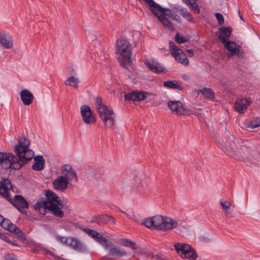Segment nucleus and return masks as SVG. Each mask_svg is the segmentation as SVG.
Returning <instances> with one entry per match:
<instances>
[{
    "instance_id": "obj_1",
    "label": "nucleus",
    "mask_w": 260,
    "mask_h": 260,
    "mask_svg": "<svg viewBox=\"0 0 260 260\" xmlns=\"http://www.w3.org/2000/svg\"><path fill=\"white\" fill-rule=\"evenodd\" d=\"M46 196V200H39L34 205L35 210L44 215L47 209L57 217H63L64 212L62 210L63 205L57 194L51 190H47Z\"/></svg>"
},
{
    "instance_id": "obj_2",
    "label": "nucleus",
    "mask_w": 260,
    "mask_h": 260,
    "mask_svg": "<svg viewBox=\"0 0 260 260\" xmlns=\"http://www.w3.org/2000/svg\"><path fill=\"white\" fill-rule=\"evenodd\" d=\"M83 231L101 245L105 249H109V255L121 257L126 255V251L123 248L113 246L111 241L106 239L98 232L89 228L83 229Z\"/></svg>"
},
{
    "instance_id": "obj_3",
    "label": "nucleus",
    "mask_w": 260,
    "mask_h": 260,
    "mask_svg": "<svg viewBox=\"0 0 260 260\" xmlns=\"http://www.w3.org/2000/svg\"><path fill=\"white\" fill-rule=\"evenodd\" d=\"M115 53L120 65L128 68L132 63V47L129 42L125 39L118 40Z\"/></svg>"
},
{
    "instance_id": "obj_4",
    "label": "nucleus",
    "mask_w": 260,
    "mask_h": 260,
    "mask_svg": "<svg viewBox=\"0 0 260 260\" xmlns=\"http://www.w3.org/2000/svg\"><path fill=\"white\" fill-rule=\"evenodd\" d=\"M156 8L151 12L157 17L160 23L164 27L171 30H173L174 29L173 24L168 17L177 22H181L180 17L174 11L168 8H162L159 5Z\"/></svg>"
},
{
    "instance_id": "obj_5",
    "label": "nucleus",
    "mask_w": 260,
    "mask_h": 260,
    "mask_svg": "<svg viewBox=\"0 0 260 260\" xmlns=\"http://www.w3.org/2000/svg\"><path fill=\"white\" fill-rule=\"evenodd\" d=\"M96 107L101 120L108 128L112 127L115 122V114L111 107L105 105L100 97L96 98Z\"/></svg>"
},
{
    "instance_id": "obj_6",
    "label": "nucleus",
    "mask_w": 260,
    "mask_h": 260,
    "mask_svg": "<svg viewBox=\"0 0 260 260\" xmlns=\"http://www.w3.org/2000/svg\"><path fill=\"white\" fill-rule=\"evenodd\" d=\"M18 144L14 147V152L19 160H21L23 165L30 160L34 155V152L28 148L30 142L25 137H20L18 139Z\"/></svg>"
},
{
    "instance_id": "obj_7",
    "label": "nucleus",
    "mask_w": 260,
    "mask_h": 260,
    "mask_svg": "<svg viewBox=\"0 0 260 260\" xmlns=\"http://www.w3.org/2000/svg\"><path fill=\"white\" fill-rule=\"evenodd\" d=\"M236 159L244 161L247 165L257 164L259 161V155L256 151H251L245 147H242L237 151Z\"/></svg>"
},
{
    "instance_id": "obj_8",
    "label": "nucleus",
    "mask_w": 260,
    "mask_h": 260,
    "mask_svg": "<svg viewBox=\"0 0 260 260\" xmlns=\"http://www.w3.org/2000/svg\"><path fill=\"white\" fill-rule=\"evenodd\" d=\"M0 163L6 169L18 170L23 166L21 160L13 154L0 152Z\"/></svg>"
},
{
    "instance_id": "obj_9",
    "label": "nucleus",
    "mask_w": 260,
    "mask_h": 260,
    "mask_svg": "<svg viewBox=\"0 0 260 260\" xmlns=\"http://www.w3.org/2000/svg\"><path fill=\"white\" fill-rule=\"evenodd\" d=\"M174 248L182 258L196 260L198 257L196 251L189 245L182 243H176L174 245Z\"/></svg>"
},
{
    "instance_id": "obj_10",
    "label": "nucleus",
    "mask_w": 260,
    "mask_h": 260,
    "mask_svg": "<svg viewBox=\"0 0 260 260\" xmlns=\"http://www.w3.org/2000/svg\"><path fill=\"white\" fill-rule=\"evenodd\" d=\"M12 187L10 189L8 193L9 198L4 197L8 201H10L20 212L26 214V209L28 207L27 201L20 195H15L14 199L10 198L11 191Z\"/></svg>"
},
{
    "instance_id": "obj_11",
    "label": "nucleus",
    "mask_w": 260,
    "mask_h": 260,
    "mask_svg": "<svg viewBox=\"0 0 260 260\" xmlns=\"http://www.w3.org/2000/svg\"><path fill=\"white\" fill-rule=\"evenodd\" d=\"M221 148L228 155L233 157L235 159L236 156V154L237 151L240 149L237 148L235 150V143L234 141L233 136H230L228 139L225 138L221 140V142H219Z\"/></svg>"
},
{
    "instance_id": "obj_12",
    "label": "nucleus",
    "mask_w": 260,
    "mask_h": 260,
    "mask_svg": "<svg viewBox=\"0 0 260 260\" xmlns=\"http://www.w3.org/2000/svg\"><path fill=\"white\" fill-rule=\"evenodd\" d=\"M164 216L161 215H156L146 218L144 219L143 224L148 228L162 231L164 221Z\"/></svg>"
},
{
    "instance_id": "obj_13",
    "label": "nucleus",
    "mask_w": 260,
    "mask_h": 260,
    "mask_svg": "<svg viewBox=\"0 0 260 260\" xmlns=\"http://www.w3.org/2000/svg\"><path fill=\"white\" fill-rule=\"evenodd\" d=\"M169 45L171 53L175 59L181 64L187 65L189 61L182 50L178 48L173 42H170Z\"/></svg>"
},
{
    "instance_id": "obj_14",
    "label": "nucleus",
    "mask_w": 260,
    "mask_h": 260,
    "mask_svg": "<svg viewBox=\"0 0 260 260\" xmlns=\"http://www.w3.org/2000/svg\"><path fill=\"white\" fill-rule=\"evenodd\" d=\"M58 174L60 176L70 182H76L77 181V175L72 166L69 164H65L60 167L58 170Z\"/></svg>"
},
{
    "instance_id": "obj_15",
    "label": "nucleus",
    "mask_w": 260,
    "mask_h": 260,
    "mask_svg": "<svg viewBox=\"0 0 260 260\" xmlns=\"http://www.w3.org/2000/svg\"><path fill=\"white\" fill-rule=\"evenodd\" d=\"M224 48L229 52V57L237 55L239 57L243 58V52L241 51V47L239 45L233 41H228L224 43Z\"/></svg>"
},
{
    "instance_id": "obj_16",
    "label": "nucleus",
    "mask_w": 260,
    "mask_h": 260,
    "mask_svg": "<svg viewBox=\"0 0 260 260\" xmlns=\"http://www.w3.org/2000/svg\"><path fill=\"white\" fill-rule=\"evenodd\" d=\"M80 113L82 120L85 124L89 125L95 122V117L92 115L91 108L88 105L81 106Z\"/></svg>"
},
{
    "instance_id": "obj_17",
    "label": "nucleus",
    "mask_w": 260,
    "mask_h": 260,
    "mask_svg": "<svg viewBox=\"0 0 260 260\" xmlns=\"http://www.w3.org/2000/svg\"><path fill=\"white\" fill-rule=\"evenodd\" d=\"M251 103L252 100L249 98H238L235 101L234 109L240 114L244 113Z\"/></svg>"
},
{
    "instance_id": "obj_18",
    "label": "nucleus",
    "mask_w": 260,
    "mask_h": 260,
    "mask_svg": "<svg viewBox=\"0 0 260 260\" xmlns=\"http://www.w3.org/2000/svg\"><path fill=\"white\" fill-rule=\"evenodd\" d=\"M168 107L172 113L177 115H185L187 114L186 110L180 101H170L168 103Z\"/></svg>"
},
{
    "instance_id": "obj_19",
    "label": "nucleus",
    "mask_w": 260,
    "mask_h": 260,
    "mask_svg": "<svg viewBox=\"0 0 260 260\" xmlns=\"http://www.w3.org/2000/svg\"><path fill=\"white\" fill-rule=\"evenodd\" d=\"M68 247L80 252L86 253L88 251V248L84 243L79 239L73 237H70Z\"/></svg>"
},
{
    "instance_id": "obj_20",
    "label": "nucleus",
    "mask_w": 260,
    "mask_h": 260,
    "mask_svg": "<svg viewBox=\"0 0 260 260\" xmlns=\"http://www.w3.org/2000/svg\"><path fill=\"white\" fill-rule=\"evenodd\" d=\"M144 63L146 66L153 72L160 73L167 71L160 63L154 59H146L144 60Z\"/></svg>"
},
{
    "instance_id": "obj_21",
    "label": "nucleus",
    "mask_w": 260,
    "mask_h": 260,
    "mask_svg": "<svg viewBox=\"0 0 260 260\" xmlns=\"http://www.w3.org/2000/svg\"><path fill=\"white\" fill-rule=\"evenodd\" d=\"M0 45L5 49H11L13 47L12 37L8 32H0Z\"/></svg>"
},
{
    "instance_id": "obj_22",
    "label": "nucleus",
    "mask_w": 260,
    "mask_h": 260,
    "mask_svg": "<svg viewBox=\"0 0 260 260\" xmlns=\"http://www.w3.org/2000/svg\"><path fill=\"white\" fill-rule=\"evenodd\" d=\"M1 225L3 229L15 233L19 237L23 238L24 236L22 231L18 229L14 224L12 223L8 219H5L1 224Z\"/></svg>"
},
{
    "instance_id": "obj_23",
    "label": "nucleus",
    "mask_w": 260,
    "mask_h": 260,
    "mask_svg": "<svg viewBox=\"0 0 260 260\" xmlns=\"http://www.w3.org/2000/svg\"><path fill=\"white\" fill-rule=\"evenodd\" d=\"M69 182L62 176H59L53 181V186L56 190L64 191L68 188Z\"/></svg>"
},
{
    "instance_id": "obj_24",
    "label": "nucleus",
    "mask_w": 260,
    "mask_h": 260,
    "mask_svg": "<svg viewBox=\"0 0 260 260\" xmlns=\"http://www.w3.org/2000/svg\"><path fill=\"white\" fill-rule=\"evenodd\" d=\"M164 220L162 230L163 231L171 230L176 228L178 225L177 220L171 217L164 216Z\"/></svg>"
},
{
    "instance_id": "obj_25",
    "label": "nucleus",
    "mask_w": 260,
    "mask_h": 260,
    "mask_svg": "<svg viewBox=\"0 0 260 260\" xmlns=\"http://www.w3.org/2000/svg\"><path fill=\"white\" fill-rule=\"evenodd\" d=\"M148 94V93L144 91H133L126 94L125 99L133 101H141L145 100Z\"/></svg>"
},
{
    "instance_id": "obj_26",
    "label": "nucleus",
    "mask_w": 260,
    "mask_h": 260,
    "mask_svg": "<svg viewBox=\"0 0 260 260\" xmlns=\"http://www.w3.org/2000/svg\"><path fill=\"white\" fill-rule=\"evenodd\" d=\"M20 96L22 103L26 106L30 105L34 98L32 93L26 89H23L20 91Z\"/></svg>"
},
{
    "instance_id": "obj_27",
    "label": "nucleus",
    "mask_w": 260,
    "mask_h": 260,
    "mask_svg": "<svg viewBox=\"0 0 260 260\" xmlns=\"http://www.w3.org/2000/svg\"><path fill=\"white\" fill-rule=\"evenodd\" d=\"M111 221L113 223H115V219L112 217L109 216L107 214L99 215L94 217L91 222H95L99 224H104L107 223L109 221Z\"/></svg>"
},
{
    "instance_id": "obj_28",
    "label": "nucleus",
    "mask_w": 260,
    "mask_h": 260,
    "mask_svg": "<svg viewBox=\"0 0 260 260\" xmlns=\"http://www.w3.org/2000/svg\"><path fill=\"white\" fill-rule=\"evenodd\" d=\"M219 203L225 215L228 217H233L232 213L231 211V207L232 206L233 202L231 200H225L221 199L219 200Z\"/></svg>"
},
{
    "instance_id": "obj_29",
    "label": "nucleus",
    "mask_w": 260,
    "mask_h": 260,
    "mask_svg": "<svg viewBox=\"0 0 260 260\" xmlns=\"http://www.w3.org/2000/svg\"><path fill=\"white\" fill-rule=\"evenodd\" d=\"M34 164L32 169L34 171H41L44 169L45 160L42 155H37L34 157Z\"/></svg>"
},
{
    "instance_id": "obj_30",
    "label": "nucleus",
    "mask_w": 260,
    "mask_h": 260,
    "mask_svg": "<svg viewBox=\"0 0 260 260\" xmlns=\"http://www.w3.org/2000/svg\"><path fill=\"white\" fill-rule=\"evenodd\" d=\"M12 188V184L9 179H4L0 182V194L3 197L9 198L8 193Z\"/></svg>"
},
{
    "instance_id": "obj_31",
    "label": "nucleus",
    "mask_w": 260,
    "mask_h": 260,
    "mask_svg": "<svg viewBox=\"0 0 260 260\" xmlns=\"http://www.w3.org/2000/svg\"><path fill=\"white\" fill-rule=\"evenodd\" d=\"M219 36L218 39L222 43L228 42V39L230 37L232 32V28L229 27H221L219 29Z\"/></svg>"
},
{
    "instance_id": "obj_32",
    "label": "nucleus",
    "mask_w": 260,
    "mask_h": 260,
    "mask_svg": "<svg viewBox=\"0 0 260 260\" xmlns=\"http://www.w3.org/2000/svg\"><path fill=\"white\" fill-rule=\"evenodd\" d=\"M163 85L165 87L174 89H178L179 90H182L183 89V87L181 84L177 81L176 80H169L164 82Z\"/></svg>"
},
{
    "instance_id": "obj_33",
    "label": "nucleus",
    "mask_w": 260,
    "mask_h": 260,
    "mask_svg": "<svg viewBox=\"0 0 260 260\" xmlns=\"http://www.w3.org/2000/svg\"><path fill=\"white\" fill-rule=\"evenodd\" d=\"M179 13V14L187 21H191L193 20L192 17L187 10L180 6L174 8Z\"/></svg>"
},
{
    "instance_id": "obj_34",
    "label": "nucleus",
    "mask_w": 260,
    "mask_h": 260,
    "mask_svg": "<svg viewBox=\"0 0 260 260\" xmlns=\"http://www.w3.org/2000/svg\"><path fill=\"white\" fill-rule=\"evenodd\" d=\"M199 92L207 99L212 100L214 98V93L211 88H203L200 89Z\"/></svg>"
},
{
    "instance_id": "obj_35",
    "label": "nucleus",
    "mask_w": 260,
    "mask_h": 260,
    "mask_svg": "<svg viewBox=\"0 0 260 260\" xmlns=\"http://www.w3.org/2000/svg\"><path fill=\"white\" fill-rule=\"evenodd\" d=\"M135 182L138 185L147 186L149 184V180L146 178L145 175L142 174L139 175L135 179Z\"/></svg>"
},
{
    "instance_id": "obj_36",
    "label": "nucleus",
    "mask_w": 260,
    "mask_h": 260,
    "mask_svg": "<svg viewBox=\"0 0 260 260\" xmlns=\"http://www.w3.org/2000/svg\"><path fill=\"white\" fill-rule=\"evenodd\" d=\"M246 126L250 128H255L260 126V117H256L246 121Z\"/></svg>"
},
{
    "instance_id": "obj_37",
    "label": "nucleus",
    "mask_w": 260,
    "mask_h": 260,
    "mask_svg": "<svg viewBox=\"0 0 260 260\" xmlns=\"http://www.w3.org/2000/svg\"><path fill=\"white\" fill-rule=\"evenodd\" d=\"M183 2L196 13H200V10L196 3L197 0H182Z\"/></svg>"
},
{
    "instance_id": "obj_38",
    "label": "nucleus",
    "mask_w": 260,
    "mask_h": 260,
    "mask_svg": "<svg viewBox=\"0 0 260 260\" xmlns=\"http://www.w3.org/2000/svg\"><path fill=\"white\" fill-rule=\"evenodd\" d=\"M79 82V80L78 78L71 76L66 80L65 84L74 87L75 88H77L78 87Z\"/></svg>"
},
{
    "instance_id": "obj_39",
    "label": "nucleus",
    "mask_w": 260,
    "mask_h": 260,
    "mask_svg": "<svg viewBox=\"0 0 260 260\" xmlns=\"http://www.w3.org/2000/svg\"><path fill=\"white\" fill-rule=\"evenodd\" d=\"M70 238V237H64L59 235H56L55 236V239L57 241L67 247L68 246Z\"/></svg>"
},
{
    "instance_id": "obj_40",
    "label": "nucleus",
    "mask_w": 260,
    "mask_h": 260,
    "mask_svg": "<svg viewBox=\"0 0 260 260\" xmlns=\"http://www.w3.org/2000/svg\"><path fill=\"white\" fill-rule=\"evenodd\" d=\"M121 242L122 244L126 247H129L133 249H137V244L135 242L126 239H121Z\"/></svg>"
},
{
    "instance_id": "obj_41",
    "label": "nucleus",
    "mask_w": 260,
    "mask_h": 260,
    "mask_svg": "<svg viewBox=\"0 0 260 260\" xmlns=\"http://www.w3.org/2000/svg\"><path fill=\"white\" fill-rule=\"evenodd\" d=\"M150 7L151 11H152L153 9L156 8L159 5L156 3L153 0H143Z\"/></svg>"
},
{
    "instance_id": "obj_42",
    "label": "nucleus",
    "mask_w": 260,
    "mask_h": 260,
    "mask_svg": "<svg viewBox=\"0 0 260 260\" xmlns=\"http://www.w3.org/2000/svg\"><path fill=\"white\" fill-rule=\"evenodd\" d=\"M175 40L178 43H183L188 41V39L184 37H181L177 34L175 37Z\"/></svg>"
},
{
    "instance_id": "obj_43",
    "label": "nucleus",
    "mask_w": 260,
    "mask_h": 260,
    "mask_svg": "<svg viewBox=\"0 0 260 260\" xmlns=\"http://www.w3.org/2000/svg\"><path fill=\"white\" fill-rule=\"evenodd\" d=\"M215 17L218 20L219 25H221L224 23V18L222 14L216 13L215 14Z\"/></svg>"
},
{
    "instance_id": "obj_44",
    "label": "nucleus",
    "mask_w": 260,
    "mask_h": 260,
    "mask_svg": "<svg viewBox=\"0 0 260 260\" xmlns=\"http://www.w3.org/2000/svg\"><path fill=\"white\" fill-rule=\"evenodd\" d=\"M188 56L189 57H192L193 55V53L192 50L190 49H187L186 51Z\"/></svg>"
},
{
    "instance_id": "obj_45",
    "label": "nucleus",
    "mask_w": 260,
    "mask_h": 260,
    "mask_svg": "<svg viewBox=\"0 0 260 260\" xmlns=\"http://www.w3.org/2000/svg\"><path fill=\"white\" fill-rule=\"evenodd\" d=\"M128 217V218L130 219H132L133 217V214L131 212L127 213L126 212H123Z\"/></svg>"
},
{
    "instance_id": "obj_46",
    "label": "nucleus",
    "mask_w": 260,
    "mask_h": 260,
    "mask_svg": "<svg viewBox=\"0 0 260 260\" xmlns=\"http://www.w3.org/2000/svg\"><path fill=\"white\" fill-rule=\"evenodd\" d=\"M3 239L6 241V242L9 243H11L12 244H13V243L9 240H8L7 239V238L6 237H5ZM14 245H15V244H14Z\"/></svg>"
},
{
    "instance_id": "obj_47",
    "label": "nucleus",
    "mask_w": 260,
    "mask_h": 260,
    "mask_svg": "<svg viewBox=\"0 0 260 260\" xmlns=\"http://www.w3.org/2000/svg\"><path fill=\"white\" fill-rule=\"evenodd\" d=\"M5 219L3 217V216H2V215H0V224L3 222V221Z\"/></svg>"
},
{
    "instance_id": "obj_48",
    "label": "nucleus",
    "mask_w": 260,
    "mask_h": 260,
    "mask_svg": "<svg viewBox=\"0 0 260 260\" xmlns=\"http://www.w3.org/2000/svg\"><path fill=\"white\" fill-rule=\"evenodd\" d=\"M239 17H240V18H241V20H242L243 21H244V18H243V16H242V15H241L240 14V11H239Z\"/></svg>"
},
{
    "instance_id": "obj_49",
    "label": "nucleus",
    "mask_w": 260,
    "mask_h": 260,
    "mask_svg": "<svg viewBox=\"0 0 260 260\" xmlns=\"http://www.w3.org/2000/svg\"><path fill=\"white\" fill-rule=\"evenodd\" d=\"M112 209L115 210V211L116 212L121 211L120 209L117 207H116L115 209Z\"/></svg>"
},
{
    "instance_id": "obj_50",
    "label": "nucleus",
    "mask_w": 260,
    "mask_h": 260,
    "mask_svg": "<svg viewBox=\"0 0 260 260\" xmlns=\"http://www.w3.org/2000/svg\"><path fill=\"white\" fill-rule=\"evenodd\" d=\"M75 73V70H73V73Z\"/></svg>"
}]
</instances>
